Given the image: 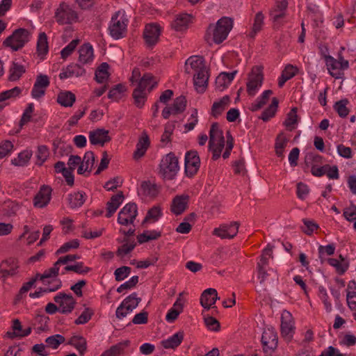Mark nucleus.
Returning <instances> with one entry per match:
<instances>
[{"label": "nucleus", "mask_w": 356, "mask_h": 356, "mask_svg": "<svg viewBox=\"0 0 356 356\" xmlns=\"http://www.w3.org/2000/svg\"><path fill=\"white\" fill-rule=\"evenodd\" d=\"M233 27V21L231 18L223 17L218 19L216 24L209 25L205 33L206 42L212 44H220L228 36Z\"/></svg>", "instance_id": "f257e3e1"}, {"label": "nucleus", "mask_w": 356, "mask_h": 356, "mask_svg": "<svg viewBox=\"0 0 356 356\" xmlns=\"http://www.w3.org/2000/svg\"><path fill=\"white\" fill-rule=\"evenodd\" d=\"M129 23V19L124 10H118L111 17L108 30L111 36L118 40L124 36L127 25Z\"/></svg>", "instance_id": "f03ea898"}, {"label": "nucleus", "mask_w": 356, "mask_h": 356, "mask_svg": "<svg viewBox=\"0 0 356 356\" xmlns=\"http://www.w3.org/2000/svg\"><path fill=\"white\" fill-rule=\"evenodd\" d=\"M225 146V138L220 126L212 124L209 131V147L215 159L220 157Z\"/></svg>", "instance_id": "7ed1b4c3"}, {"label": "nucleus", "mask_w": 356, "mask_h": 356, "mask_svg": "<svg viewBox=\"0 0 356 356\" xmlns=\"http://www.w3.org/2000/svg\"><path fill=\"white\" fill-rule=\"evenodd\" d=\"M54 18L59 24H72L79 21L77 12L70 4L61 2L55 10Z\"/></svg>", "instance_id": "20e7f679"}, {"label": "nucleus", "mask_w": 356, "mask_h": 356, "mask_svg": "<svg viewBox=\"0 0 356 356\" xmlns=\"http://www.w3.org/2000/svg\"><path fill=\"white\" fill-rule=\"evenodd\" d=\"M31 33L25 29L15 30L3 42V45L12 51H17L22 48L31 39Z\"/></svg>", "instance_id": "39448f33"}, {"label": "nucleus", "mask_w": 356, "mask_h": 356, "mask_svg": "<svg viewBox=\"0 0 356 356\" xmlns=\"http://www.w3.org/2000/svg\"><path fill=\"white\" fill-rule=\"evenodd\" d=\"M179 170L177 158L172 153L166 154L160 163L159 172L166 179H172Z\"/></svg>", "instance_id": "423d86ee"}, {"label": "nucleus", "mask_w": 356, "mask_h": 356, "mask_svg": "<svg viewBox=\"0 0 356 356\" xmlns=\"http://www.w3.org/2000/svg\"><path fill=\"white\" fill-rule=\"evenodd\" d=\"M325 62L330 74L335 79H341L343 71L349 66L348 60L343 58L337 60L331 56H325Z\"/></svg>", "instance_id": "0eeeda50"}, {"label": "nucleus", "mask_w": 356, "mask_h": 356, "mask_svg": "<svg viewBox=\"0 0 356 356\" xmlns=\"http://www.w3.org/2000/svg\"><path fill=\"white\" fill-rule=\"evenodd\" d=\"M264 80L262 70L259 67L252 68L247 82V92L251 96L255 95L261 88Z\"/></svg>", "instance_id": "6e6552de"}, {"label": "nucleus", "mask_w": 356, "mask_h": 356, "mask_svg": "<svg viewBox=\"0 0 356 356\" xmlns=\"http://www.w3.org/2000/svg\"><path fill=\"white\" fill-rule=\"evenodd\" d=\"M137 215V205L132 202L127 203L120 211L118 216V222L124 226L131 225L134 223Z\"/></svg>", "instance_id": "1a4fd4ad"}, {"label": "nucleus", "mask_w": 356, "mask_h": 356, "mask_svg": "<svg viewBox=\"0 0 356 356\" xmlns=\"http://www.w3.org/2000/svg\"><path fill=\"white\" fill-rule=\"evenodd\" d=\"M49 84L50 80L47 75L38 74L31 92L32 98L35 100H40L44 96Z\"/></svg>", "instance_id": "9d476101"}, {"label": "nucleus", "mask_w": 356, "mask_h": 356, "mask_svg": "<svg viewBox=\"0 0 356 356\" xmlns=\"http://www.w3.org/2000/svg\"><path fill=\"white\" fill-rule=\"evenodd\" d=\"M261 341L264 352L271 355L277 346L278 339L275 330L273 327L266 328L261 337Z\"/></svg>", "instance_id": "9b49d317"}, {"label": "nucleus", "mask_w": 356, "mask_h": 356, "mask_svg": "<svg viewBox=\"0 0 356 356\" xmlns=\"http://www.w3.org/2000/svg\"><path fill=\"white\" fill-rule=\"evenodd\" d=\"M295 332L294 321L291 314L283 311L281 314V333L286 340H291Z\"/></svg>", "instance_id": "f8f14e48"}, {"label": "nucleus", "mask_w": 356, "mask_h": 356, "mask_svg": "<svg viewBox=\"0 0 356 356\" xmlns=\"http://www.w3.org/2000/svg\"><path fill=\"white\" fill-rule=\"evenodd\" d=\"M51 196V188L47 185L42 186L33 197V204L34 207L37 209L46 207L49 204Z\"/></svg>", "instance_id": "ddd939ff"}, {"label": "nucleus", "mask_w": 356, "mask_h": 356, "mask_svg": "<svg viewBox=\"0 0 356 356\" xmlns=\"http://www.w3.org/2000/svg\"><path fill=\"white\" fill-rule=\"evenodd\" d=\"M162 26L155 22L147 24L144 29L143 35L147 44L154 45L159 41L162 31Z\"/></svg>", "instance_id": "4468645a"}, {"label": "nucleus", "mask_w": 356, "mask_h": 356, "mask_svg": "<svg viewBox=\"0 0 356 356\" xmlns=\"http://www.w3.org/2000/svg\"><path fill=\"white\" fill-rule=\"evenodd\" d=\"M32 331V327L28 326L24 327L19 319H14L12 321L10 330L7 331L5 334V338L15 339V338H23L29 336Z\"/></svg>", "instance_id": "2eb2a0df"}, {"label": "nucleus", "mask_w": 356, "mask_h": 356, "mask_svg": "<svg viewBox=\"0 0 356 356\" xmlns=\"http://www.w3.org/2000/svg\"><path fill=\"white\" fill-rule=\"evenodd\" d=\"M271 254L272 248L268 245L264 249L260 260L257 264L258 279L261 284L264 283L267 280L268 274L266 271V267L268 264V261Z\"/></svg>", "instance_id": "dca6fc26"}, {"label": "nucleus", "mask_w": 356, "mask_h": 356, "mask_svg": "<svg viewBox=\"0 0 356 356\" xmlns=\"http://www.w3.org/2000/svg\"><path fill=\"white\" fill-rule=\"evenodd\" d=\"M140 302V298H138L137 294L136 293H131L128 297H127L118 306L116 309L115 315L118 319H122L126 317V314L121 313V310H122L123 307L127 308V311L133 312L135 309L139 302Z\"/></svg>", "instance_id": "f3484780"}, {"label": "nucleus", "mask_w": 356, "mask_h": 356, "mask_svg": "<svg viewBox=\"0 0 356 356\" xmlns=\"http://www.w3.org/2000/svg\"><path fill=\"white\" fill-rule=\"evenodd\" d=\"M186 108V100L182 96L176 98L171 106H165L162 111V116L168 119L182 113Z\"/></svg>", "instance_id": "a211bd4d"}, {"label": "nucleus", "mask_w": 356, "mask_h": 356, "mask_svg": "<svg viewBox=\"0 0 356 356\" xmlns=\"http://www.w3.org/2000/svg\"><path fill=\"white\" fill-rule=\"evenodd\" d=\"M200 160L196 151L188 152L185 155V172L188 176L194 175L200 168Z\"/></svg>", "instance_id": "6ab92c4d"}, {"label": "nucleus", "mask_w": 356, "mask_h": 356, "mask_svg": "<svg viewBox=\"0 0 356 356\" xmlns=\"http://www.w3.org/2000/svg\"><path fill=\"white\" fill-rule=\"evenodd\" d=\"M207 69L204 59L198 56H192L185 62L184 70L188 74H195Z\"/></svg>", "instance_id": "aec40b11"}, {"label": "nucleus", "mask_w": 356, "mask_h": 356, "mask_svg": "<svg viewBox=\"0 0 356 356\" xmlns=\"http://www.w3.org/2000/svg\"><path fill=\"white\" fill-rule=\"evenodd\" d=\"M238 227L239 225L237 222H232L216 228L213 233L221 238H232L237 234Z\"/></svg>", "instance_id": "412c9836"}, {"label": "nucleus", "mask_w": 356, "mask_h": 356, "mask_svg": "<svg viewBox=\"0 0 356 356\" xmlns=\"http://www.w3.org/2000/svg\"><path fill=\"white\" fill-rule=\"evenodd\" d=\"M54 300L58 305V310L62 313H70L75 305V300L72 295L58 293L54 297Z\"/></svg>", "instance_id": "4be33fe9"}, {"label": "nucleus", "mask_w": 356, "mask_h": 356, "mask_svg": "<svg viewBox=\"0 0 356 356\" xmlns=\"http://www.w3.org/2000/svg\"><path fill=\"white\" fill-rule=\"evenodd\" d=\"M193 17L191 14L185 13L178 14L171 22V27L177 32H184L193 22Z\"/></svg>", "instance_id": "5701e85b"}, {"label": "nucleus", "mask_w": 356, "mask_h": 356, "mask_svg": "<svg viewBox=\"0 0 356 356\" xmlns=\"http://www.w3.org/2000/svg\"><path fill=\"white\" fill-rule=\"evenodd\" d=\"M184 293H185L184 291L179 293L178 297L173 304L172 307L168 312L165 316V320L168 323H172L182 312L184 304L186 302V300L184 298Z\"/></svg>", "instance_id": "b1692460"}, {"label": "nucleus", "mask_w": 356, "mask_h": 356, "mask_svg": "<svg viewBox=\"0 0 356 356\" xmlns=\"http://www.w3.org/2000/svg\"><path fill=\"white\" fill-rule=\"evenodd\" d=\"M88 138L90 143L93 145L104 146L111 140L109 131L104 129H97L90 131Z\"/></svg>", "instance_id": "393cba45"}, {"label": "nucleus", "mask_w": 356, "mask_h": 356, "mask_svg": "<svg viewBox=\"0 0 356 356\" xmlns=\"http://www.w3.org/2000/svg\"><path fill=\"white\" fill-rule=\"evenodd\" d=\"M150 146V139L146 131H143L138 138L136 149L133 154L135 160H139L145 154Z\"/></svg>", "instance_id": "a878e982"}, {"label": "nucleus", "mask_w": 356, "mask_h": 356, "mask_svg": "<svg viewBox=\"0 0 356 356\" xmlns=\"http://www.w3.org/2000/svg\"><path fill=\"white\" fill-rule=\"evenodd\" d=\"M17 261L14 258H9L0 263V279H5L17 273Z\"/></svg>", "instance_id": "bb28decb"}, {"label": "nucleus", "mask_w": 356, "mask_h": 356, "mask_svg": "<svg viewBox=\"0 0 356 356\" xmlns=\"http://www.w3.org/2000/svg\"><path fill=\"white\" fill-rule=\"evenodd\" d=\"M209 72L207 68L193 75V84L199 93L204 92L208 86Z\"/></svg>", "instance_id": "cd10ccee"}, {"label": "nucleus", "mask_w": 356, "mask_h": 356, "mask_svg": "<svg viewBox=\"0 0 356 356\" xmlns=\"http://www.w3.org/2000/svg\"><path fill=\"white\" fill-rule=\"evenodd\" d=\"M218 298L217 291L209 288L204 290L202 293L200 304L204 309H209L214 305Z\"/></svg>", "instance_id": "c85d7f7f"}, {"label": "nucleus", "mask_w": 356, "mask_h": 356, "mask_svg": "<svg viewBox=\"0 0 356 356\" xmlns=\"http://www.w3.org/2000/svg\"><path fill=\"white\" fill-rule=\"evenodd\" d=\"M188 196L186 195H177L172 202L171 211L175 215L181 214L187 208Z\"/></svg>", "instance_id": "c756f323"}, {"label": "nucleus", "mask_w": 356, "mask_h": 356, "mask_svg": "<svg viewBox=\"0 0 356 356\" xmlns=\"http://www.w3.org/2000/svg\"><path fill=\"white\" fill-rule=\"evenodd\" d=\"M95 163V154L92 152L88 151L85 153L83 158L81 160V164L77 168L79 175L88 173L91 171Z\"/></svg>", "instance_id": "7c9ffc66"}, {"label": "nucleus", "mask_w": 356, "mask_h": 356, "mask_svg": "<svg viewBox=\"0 0 356 356\" xmlns=\"http://www.w3.org/2000/svg\"><path fill=\"white\" fill-rule=\"evenodd\" d=\"M22 90L19 87L3 91L0 93V109L3 108L9 103L15 100L21 93Z\"/></svg>", "instance_id": "2f4dec72"}, {"label": "nucleus", "mask_w": 356, "mask_h": 356, "mask_svg": "<svg viewBox=\"0 0 356 356\" xmlns=\"http://www.w3.org/2000/svg\"><path fill=\"white\" fill-rule=\"evenodd\" d=\"M236 73L237 71H232L231 72H221L216 79V88L219 90H223L227 88L234 79Z\"/></svg>", "instance_id": "473e14b6"}, {"label": "nucleus", "mask_w": 356, "mask_h": 356, "mask_svg": "<svg viewBox=\"0 0 356 356\" xmlns=\"http://www.w3.org/2000/svg\"><path fill=\"white\" fill-rule=\"evenodd\" d=\"M346 301L350 309L353 312L356 310V282L350 280L348 282L346 288Z\"/></svg>", "instance_id": "72a5a7b5"}, {"label": "nucleus", "mask_w": 356, "mask_h": 356, "mask_svg": "<svg viewBox=\"0 0 356 356\" xmlns=\"http://www.w3.org/2000/svg\"><path fill=\"white\" fill-rule=\"evenodd\" d=\"M79 62L83 64H88L92 62L94 59V50L92 46L89 43L83 44L79 49Z\"/></svg>", "instance_id": "f704fd0d"}, {"label": "nucleus", "mask_w": 356, "mask_h": 356, "mask_svg": "<svg viewBox=\"0 0 356 356\" xmlns=\"http://www.w3.org/2000/svg\"><path fill=\"white\" fill-rule=\"evenodd\" d=\"M229 104L230 98L227 95L214 102L211 108V115L214 117L219 116L229 106Z\"/></svg>", "instance_id": "c9c22d12"}, {"label": "nucleus", "mask_w": 356, "mask_h": 356, "mask_svg": "<svg viewBox=\"0 0 356 356\" xmlns=\"http://www.w3.org/2000/svg\"><path fill=\"white\" fill-rule=\"evenodd\" d=\"M327 263L332 266L339 274H343L348 268V261L341 255L337 258H330Z\"/></svg>", "instance_id": "e433bc0d"}, {"label": "nucleus", "mask_w": 356, "mask_h": 356, "mask_svg": "<svg viewBox=\"0 0 356 356\" xmlns=\"http://www.w3.org/2000/svg\"><path fill=\"white\" fill-rule=\"evenodd\" d=\"M158 193L157 186L150 181L143 182L138 189V194L145 197H154Z\"/></svg>", "instance_id": "4c0bfd02"}, {"label": "nucleus", "mask_w": 356, "mask_h": 356, "mask_svg": "<svg viewBox=\"0 0 356 356\" xmlns=\"http://www.w3.org/2000/svg\"><path fill=\"white\" fill-rule=\"evenodd\" d=\"M184 339V334L181 332H176L163 340L161 344L166 349H174L179 346Z\"/></svg>", "instance_id": "58836bf2"}, {"label": "nucleus", "mask_w": 356, "mask_h": 356, "mask_svg": "<svg viewBox=\"0 0 356 356\" xmlns=\"http://www.w3.org/2000/svg\"><path fill=\"white\" fill-rule=\"evenodd\" d=\"M287 7L286 0H278L275 7L270 11V17L274 22H278L285 15V10Z\"/></svg>", "instance_id": "ea45409f"}, {"label": "nucleus", "mask_w": 356, "mask_h": 356, "mask_svg": "<svg viewBox=\"0 0 356 356\" xmlns=\"http://www.w3.org/2000/svg\"><path fill=\"white\" fill-rule=\"evenodd\" d=\"M124 196L122 193H118L113 195L111 200L107 203V213L106 216L110 218L123 202Z\"/></svg>", "instance_id": "a19ab883"}, {"label": "nucleus", "mask_w": 356, "mask_h": 356, "mask_svg": "<svg viewBox=\"0 0 356 356\" xmlns=\"http://www.w3.org/2000/svg\"><path fill=\"white\" fill-rule=\"evenodd\" d=\"M298 72V68L292 65H287L278 79V86L282 88L284 83L292 79Z\"/></svg>", "instance_id": "79ce46f5"}, {"label": "nucleus", "mask_w": 356, "mask_h": 356, "mask_svg": "<svg viewBox=\"0 0 356 356\" xmlns=\"http://www.w3.org/2000/svg\"><path fill=\"white\" fill-rule=\"evenodd\" d=\"M299 122V118L297 113V108H292L287 113L286 118L284 122V125L288 130H293L296 129Z\"/></svg>", "instance_id": "37998d69"}, {"label": "nucleus", "mask_w": 356, "mask_h": 356, "mask_svg": "<svg viewBox=\"0 0 356 356\" xmlns=\"http://www.w3.org/2000/svg\"><path fill=\"white\" fill-rule=\"evenodd\" d=\"M61 286V282L58 279H56L52 280L51 285L46 286L43 289H40L39 290L35 291L34 293H31L29 294L30 297L32 298H38L41 297L43 294L54 292L58 290Z\"/></svg>", "instance_id": "c03bdc74"}, {"label": "nucleus", "mask_w": 356, "mask_h": 356, "mask_svg": "<svg viewBox=\"0 0 356 356\" xmlns=\"http://www.w3.org/2000/svg\"><path fill=\"white\" fill-rule=\"evenodd\" d=\"M84 73V70L77 65H70L63 69L59 74V78L62 80L67 79L74 76H79Z\"/></svg>", "instance_id": "a18cd8bd"}, {"label": "nucleus", "mask_w": 356, "mask_h": 356, "mask_svg": "<svg viewBox=\"0 0 356 356\" xmlns=\"http://www.w3.org/2000/svg\"><path fill=\"white\" fill-rule=\"evenodd\" d=\"M49 46L47 37L44 33H40L38 35L37 41V52L41 59H44L48 53Z\"/></svg>", "instance_id": "49530a36"}, {"label": "nucleus", "mask_w": 356, "mask_h": 356, "mask_svg": "<svg viewBox=\"0 0 356 356\" xmlns=\"http://www.w3.org/2000/svg\"><path fill=\"white\" fill-rule=\"evenodd\" d=\"M76 100L75 95L70 91H62L58 95L57 102L65 107H71Z\"/></svg>", "instance_id": "de8ad7c7"}, {"label": "nucleus", "mask_w": 356, "mask_h": 356, "mask_svg": "<svg viewBox=\"0 0 356 356\" xmlns=\"http://www.w3.org/2000/svg\"><path fill=\"white\" fill-rule=\"evenodd\" d=\"M85 200L86 195L81 191L74 192L68 195V202L72 209L80 207L83 204Z\"/></svg>", "instance_id": "09e8293b"}, {"label": "nucleus", "mask_w": 356, "mask_h": 356, "mask_svg": "<svg viewBox=\"0 0 356 356\" xmlns=\"http://www.w3.org/2000/svg\"><path fill=\"white\" fill-rule=\"evenodd\" d=\"M109 76V65L106 63H102L95 72V79L97 82L103 83L108 80Z\"/></svg>", "instance_id": "8fccbe9b"}, {"label": "nucleus", "mask_w": 356, "mask_h": 356, "mask_svg": "<svg viewBox=\"0 0 356 356\" xmlns=\"http://www.w3.org/2000/svg\"><path fill=\"white\" fill-rule=\"evenodd\" d=\"M33 152L31 149H25L18 154L17 157L12 160V163L17 166H24L28 164Z\"/></svg>", "instance_id": "3c124183"}, {"label": "nucleus", "mask_w": 356, "mask_h": 356, "mask_svg": "<svg viewBox=\"0 0 356 356\" xmlns=\"http://www.w3.org/2000/svg\"><path fill=\"white\" fill-rule=\"evenodd\" d=\"M163 215V210L159 206H154L151 208L144 219V222L154 223L158 221Z\"/></svg>", "instance_id": "603ef678"}, {"label": "nucleus", "mask_w": 356, "mask_h": 356, "mask_svg": "<svg viewBox=\"0 0 356 356\" xmlns=\"http://www.w3.org/2000/svg\"><path fill=\"white\" fill-rule=\"evenodd\" d=\"M129 343V341L120 342L104 352L101 356H119L124 353V347L127 346Z\"/></svg>", "instance_id": "864d4df0"}, {"label": "nucleus", "mask_w": 356, "mask_h": 356, "mask_svg": "<svg viewBox=\"0 0 356 356\" xmlns=\"http://www.w3.org/2000/svg\"><path fill=\"white\" fill-rule=\"evenodd\" d=\"M156 81L151 74H146L141 77L138 86L149 91L156 85Z\"/></svg>", "instance_id": "5fc2aeb1"}, {"label": "nucleus", "mask_w": 356, "mask_h": 356, "mask_svg": "<svg viewBox=\"0 0 356 356\" xmlns=\"http://www.w3.org/2000/svg\"><path fill=\"white\" fill-rule=\"evenodd\" d=\"M278 103L279 102L277 98H273L271 104L261 114V118L264 121H268L270 118L275 115L277 110Z\"/></svg>", "instance_id": "6e6d98bb"}, {"label": "nucleus", "mask_w": 356, "mask_h": 356, "mask_svg": "<svg viewBox=\"0 0 356 356\" xmlns=\"http://www.w3.org/2000/svg\"><path fill=\"white\" fill-rule=\"evenodd\" d=\"M272 93L273 92L270 90H264L252 104V110L257 111L261 108L264 105L266 104Z\"/></svg>", "instance_id": "4d7b16f0"}, {"label": "nucleus", "mask_w": 356, "mask_h": 356, "mask_svg": "<svg viewBox=\"0 0 356 356\" xmlns=\"http://www.w3.org/2000/svg\"><path fill=\"white\" fill-rule=\"evenodd\" d=\"M148 92V90L138 86L134 90L133 97L138 107H142L144 105Z\"/></svg>", "instance_id": "13d9d810"}, {"label": "nucleus", "mask_w": 356, "mask_h": 356, "mask_svg": "<svg viewBox=\"0 0 356 356\" xmlns=\"http://www.w3.org/2000/svg\"><path fill=\"white\" fill-rule=\"evenodd\" d=\"M48 321L49 318L46 315H38L34 318L33 326L38 332H42L47 328Z\"/></svg>", "instance_id": "bf43d9fd"}, {"label": "nucleus", "mask_w": 356, "mask_h": 356, "mask_svg": "<svg viewBox=\"0 0 356 356\" xmlns=\"http://www.w3.org/2000/svg\"><path fill=\"white\" fill-rule=\"evenodd\" d=\"M160 236V232L156 230H147L139 234L137 237L139 243L155 240Z\"/></svg>", "instance_id": "052dcab7"}, {"label": "nucleus", "mask_w": 356, "mask_h": 356, "mask_svg": "<svg viewBox=\"0 0 356 356\" xmlns=\"http://www.w3.org/2000/svg\"><path fill=\"white\" fill-rule=\"evenodd\" d=\"M287 143L288 140L283 134L278 135L275 141V152L278 156H283Z\"/></svg>", "instance_id": "680f3d73"}, {"label": "nucleus", "mask_w": 356, "mask_h": 356, "mask_svg": "<svg viewBox=\"0 0 356 356\" xmlns=\"http://www.w3.org/2000/svg\"><path fill=\"white\" fill-rule=\"evenodd\" d=\"M264 15L259 12L256 14L252 31L250 33V37L253 38L254 35L261 31L264 24Z\"/></svg>", "instance_id": "e2e57ef3"}, {"label": "nucleus", "mask_w": 356, "mask_h": 356, "mask_svg": "<svg viewBox=\"0 0 356 356\" xmlns=\"http://www.w3.org/2000/svg\"><path fill=\"white\" fill-rule=\"evenodd\" d=\"M24 72L25 69L22 65L14 63L10 71V80L13 81L19 79Z\"/></svg>", "instance_id": "0e129e2a"}, {"label": "nucleus", "mask_w": 356, "mask_h": 356, "mask_svg": "<svg viewBox=\"0 0 356 356\" xmlns=\"http://www.w3.org/2000/svg\"><path fill=\"white\" fill-rule=\"evenodd\" d=\"M70 343L81 353H83L86 349V341L82 337L74 336Z\"/></svg>", "instance_id": "69168bd1"}, {"label": "nucleus", "mask_w": 356, "mask_h": 356, "mask_svg": "<svg viewBox=\"0 0 356 356\" xmlns=\"http://www.w3.org/2000/svg\"><path fill=\"white\" fill-rule=\"evenodd\" d=\"M126 91V87L122 84H118L110 90L108 98L117 101L120 99Z\"/></svg>", "instance_id": "338daca9"}, {"label": "nucleus", "mask_w": 356, "mask_h": 356, "mask_svg": "<svg viewBox=\"0 0 356 356\" xmlns=\"http://www.w3.org/2000/svg\"><path fill=\"white\" fill-rule=\"evenodd\" d=\"M65 338L60 334H55L46 339L47 346L52 349H56L60 344L63 343Z\"/></svg>", "instance_id": "774afa93"}]
</instances>
